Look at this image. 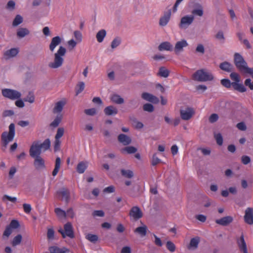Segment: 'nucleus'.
I'll return each mask as SVG.
<instances>
[{
    "label": "nucleus",
    "mask_w": 253,
    "mask_h": 253,
    "mask_svg": "<svg viewBox=\"0 0 253 253\" xmlns=\"http://www.w3.org/2000/svg\"><path fill=\"white\" fill-rule=\"evenodd\" d=\"M106 36V31L104 29L99 31L96 35L97 41L98 42H102Z\"/></svg>",
    "instance_id": "nucleus-32"
},
{
    "label": "nucleus",
    "mask_w": 253,
    "mask_h": 253,
    "mask_svg": "<svg viewBox=\"0 0 253 253\" xmlns=\"http://www.w3.org/2000/svg\"><path fill=\"white\" fill-rule=\"evenodd\" d=\"M180 114L182 120H188L190 119L194 114V111L193 109L188 107L184 109H181Z\"/></svg>",
    "instance_id": "nucleus-10"
},
{
    "label": "nucleus",
    "mask_w": 253,
    "mask_h": 253,
    "mask_svg": "<svg viewBox=\"0 0 253 253\" xmlns=\"http://www.w3.org/2000/svg\"><path fill=\"white\" fill-rule=\"evenodd\" d=\"M13 230L10 228L8 226H7L3 233V238H7L12 233Z\"/></svg>",
    "instance_id": "nucleus-48"
},
{
    "label": "nucleus",
    "mask_w": 253,
    "mask_h": 253,
    "mask_svg": "<svg viewBox=\"0 0 253 253\" xmlns=\"http://www.w3.org/2000/svg\"><path fill=\"white\" fill-rule=\"evenodd\" d=\"M35 159L34 162V165L36 169L38 170L44 169L45 167L44 161V160L41 157H33Z\"/></svg>",
    "instance_id": "nucleus-18"
},
{
    "label": "nucleus",
    "mask_w": 253,
    "mask_h": 253,
    "mask_svg": "<svg viewBox=\"0 0 253 253\" xmlns=\"http://www.w3.org/2000/svg\"><path fill=\"white\" fill-rule=\"evenodd\" d=\"M195 17L192 15H186L180 19L178 26L181 29H187L194 22Z\"/></svg>",
    "instance_id": "nucleus-8"
},
{
    "label": "nucleus",
    "mask_w": 253,
    "mask_h": 253,
    "mask_svg": "<svg viewBox=\"0 0 253 253\" xmlns=\"http://www.w3.org/2000/svg\"><path fill=\"white\" fill-rule=\"evenodd\" d=\"M142 215L140 209L137 206L132 207L129 211L130 216L135 220L140 218L142 217Z\"/></svg>",
    "instance_id": "nucleus-12"
},
{
    "label": "nucleus",
    "mask_w": 253,
    "mask_h": 253,
    "mask_svg": "<svg viewBox=\"0 0 253 253\" xmlns=\"http://www.w3.org/2000/svg\"><path fill=\"white\" fill-rule=\"evenodd\" d=\"M192 15L202 17L204 14V9L202 5L199 3H195L193 9L191 11Z\"/></svg>",
    "instance_id": "nucleus-17"
},
{
    "label": "nucleus",
    "mask_w": 253,
    "mask_h": 253,
    "mask_svg": "<svg viewBox=\"0 0 253 253\" xmlns=\"http://www.w3.org/2000/svg\"><path fill=\"white\" fill-rule=\"evenodd\" d=\"M19 52L18 48H11L6 50L3 53V58L5 60H9L17 56Z\"/></svg>",
    "instance_id": "nucleus-9"
},
{
    "label": "nucleus",
    "mask_w": 253,
    "mask_h": 253,
    "mask_svg": "<svg viewBox=\"0 0 253 253\" xmlns=\"http://www.w3.org/2000/svg\"><path fill=\"white\" fill-rule=\"evenodd\" d=\"M12 230L18 228L20 225L19 222L17 220H12L10 224L8 225Z\"/></svg>",
    "instance_id": "nucleus-46"
},
{
    "label": "nucleus",
    "mask_w": 253,
    "mask_h": 253,
    "mask_svg": "<svg viewBox=\"0 0 253 253\" xmlns=\"http://www.w3.org/2000/svg\"><path fill=\"white\" fill-rule=\"evenodd\" d=\"M193 78L194 80L199 82H207L213 80L214 76L211 72L202 69L197 70L193 74Z\"/></svg>",
    "instance_id": "nucleus-4"
},
{
    "label": "nucleus",
    "mask_w": 253,
    "mask_h": 253,
    "mask_svg": "<svg viewBox=\"0 0 253 253\" xmlns=\"http://www.w3.org/2000/svg\"><path fill=\"white\" fill-rule=\"evenodd\" d=\"M110 99L113 102L117 104H122L124 102V99L120 95L116 94L112 95Z\"/></svg>",
    "instance_id": "nucleus-31"
},
{
    "label": "nucleus",
    "mask_w": 253,
    "mask_h": 253,
    "mask_svg": "<svg viewBox=\"0 0 253 253\" xmlns=\"http://www.w3.org/2000/svg\"><path fill=\"white\" fill-rule=\"evenodd\" d=\"M50 146L49 139H46L42 143L40 141H34L30 147L29 153L31 157H35L40 156L42 151H45Z\"/></svg>",
    "instance_id": "nucleus-1"
},
{
    "label": "nucleus",
    "mask_w": 253,
    "mask_h": 253,
    "mask_svg": "<svg viewBox=\"0 0 253 253\" xmlns=\"http://www.w3.org/2000/svg\"><path fill=\"white\" fill-rule=\"evenodd\" d=\"M237 243L239 249L243 252L247 251V247L244 239V235L242 234L240 238L237 239Z\"/></svg>",
    "instance_id": "nucleus-22"
},
{
    "label": "nucleus",
    "mask_w": 253,
    "mask_h": 253,
    "mask_svg": "<svg viewBox=\"0 0 253 253\" xmlns=\"http://www.w3.org/2000/svg\"><path fill=\"white\" fill-rule=\"evenodd\" d=\"M84 113L89 116H94L96 114V110L94 108L85 109L84 110Z\"/></svg>",
    "instance_id": "nucleus-58"
},
{
    "label": "nucleus",
    "mask_w": 253,
    "mask_h": 253,
    "mask_svg": "<svg viewBox=\"0 0 253 253\" xmlns=\"http://www.w3.org/2000/svg\"><path fill=\"white\" fill-rule=\"evenodd\" d=\"M67 101L65 99H63L55 104V106L53 109V112L54 114H60L66 105Z\"/></svg>",
    "instance_id": "nucleus-16"
},
{
    "label": "nucleus",
    "mask_w": 253,
    "mask_h": 253,
    "mask_svg": "<svg viewBox=\"0 0 253 253\" xmlns=\"http://www.w3.org/2000/svg\"><path fill=\"white\" fill-rule=\"evenodd\" d=\"M24 101L28 102L30 103H32L35 101V96L33 92H29L26 98L24 99Z\"/></svg>",
    "instance_id": "nucleus-47"
},
{
    "label": "nucleus",
    "mask_w": 253,
    "mask_h": 253,
    "mask_svg": "<svg viewBox=\"0 0 253 253\" xmlns=\"http://www.w3.org/2000/svg\"><path fill=\"white\" fill-rule=\"evenodd\" d=\"M55 212L59 217H65L66 216V212L60 208L55 209Z\"/></svg>",
    "instance_id": "nucleus-42"
},
{
    "label": "nucleus",
    "mask_w": 253,
    "mask_h": 253,
    "mask_svg": "<svg viewBox=\"0 0 253 253\" xmlns=\"http://www.w3.org/2000/svg\"><path fill=\"white\" fill-rule=\"evenodd\" d=\"M105 114L107 116L115 115L118 113V110L116 107L113 106L106 107L104 110Z\"/></svg>",
    "instance_id": "nucleus-25"
},
{
    "label": "nucleus",
    "mask_w": 253,
    "mask_h": 253,
    "mask_svg": "<svg viewBox=\"0 0 253 253\" xmlns=\"http://www.w3.org/2000/svg\"><path fill=\"white\" fill-rule=\"evenodd\" d=\"M147 227L145 225L136 228L134 232L139 234L141 237H144L146 235Z\"/></svg>",
    "instance_id": "nucleus-29"
},
{
    "label": "nucleus",
    "mask_w": 253,
    "mask_h": 253,
    "mask_svg": "<svg viewBox=\"0 0 253 253\" xmlns=\"http://www.w3.org/2000/svg\"><path fill=\"white\" fill-rule=\"evenodd\" d=\"M2 200H8L12 203H15L17 201V198L15 197H11L7 195H4L2 197Z\"/></svg>",
    "instance_id": "nucleus-56"
},
{
    "label": "nucleus",
    "mask_w": 253,
    "mask_h": 253,
    "mask_svg": "<svg viewBox=\"0 0 253 253\" xmlns=\"http://www.w3.org/2000/svg\"><path fill=\"white\" fill-rule=\"evenodd\" d=\"M161 162V160L157 157L156 154L153 155L151 164L153 166H156Z\"/></svg>",
    "instance_id": "nucleus-52"
},
{
    "label": "nucleus",
    "mask_w": 253,
    "mask_h": 253,
    "mask_svg": "<svg viewBox=\"0 0 253 253\" xmlns=\"http://www.w3.org/2000/svg\"><path fill=\"white\" fill-rule=\"evenodd\" d=\"M205 47L202 44H198L196 48V52L203 54L205 53Z\"/></svg>",
    "instance_id": "nucleus-57"
},
{
    "label": "nucleus",
    "mask_w": 253,
    "mask_h": 253,
    "mask_svg": "<svg viewBox=\"0 0 253 253\" xmlns=\"http://www.w3.org/2000/svg\"><path fill=\"white\" fill-rule=\"evenodd\" d=\"M221 84L226 88H230L232 86V83H231L229 79H224L221 80Z\"/></svg>",
    "instance_id": "nucleus-44"
},
{
    "label": "nucleus",
    "mask_w": 253,
    "mask_h": 253,
    "mask_svg": "<svg viewBox=\"0 0 253 253\" xmlns=\"http://www.w3.org/2000/svg\"><path fill=\"white\" fill-rule=\"evenodd\" d=\"M143 110L148 112H152L154 111V106L149 103H146L143 105Z\"/></svg>",
    "instance_id": "nucleus-53"
},
{
    "label": "nucleus",
    "mask_w": 253,
    "mask_h": 253,
    "mask_svg": "<svg viewBox=\"0 0 253 253\" xmlns=\"http://www.w3.org/2000/svg\"><path fill=\"white\" fill-rule=\"evenodd\" d=\"M30 33L29 31L26 29L24 28H20L18 30L17 32V35L19 38H24L26 36L29 35Z\"/></svg>",
    "instance_id": "nucleus-34"
},
{
    "label": "nucleus",
    "mask_w": 253,
    "mask_h": 253,
    "mask_svg": "<svg viewBox=\"0 0 253 253\" xmlns=\"http://www.w3.org/2000/svg\"><path fill=\"white\" fill-rule=\"evenodd\" d=\"M58 232L61 233L63 238L68 237L70 238H74L75 237L73 227L71 223L68 222L64 225V229L60 228Z\"/></svg>",
    "instance_id": "nucleus-6"
},
{
    "label": "nucleus",
    "mask_w": 253,
    "mask_h": 253,
    "mask_svg": "<svg viewBox=\"0 0 253 253\" xmlns=\"http://www.w3.org/2000/svg\"><path fill=\"white\" fill-rule=\"evenodd\" d=\"M22 239V235L20 234H18L15 237H14L12 242L11 245L13 247H16L20 244L21 243Z\"/></svg>",
    "instance_id": "nucleus-35"
},
{
    "label": "nucleus",
    "mask_w": 253,
    "mask_h": 253,
    "mask_svg": "<svg viewBox=\"0 0 253 253\" xmlns=\"http://www.w3.org/2000/svg\"><path fill=\"white\" fill-rule=\"evenodd\" d=\"M15 136V125L11 124L9 126V132L4 131L1 134V140L3 146L6 147L8 144L12 141Z\"/></svg>",
    "instance_id": "nucleus-5"
},
{
    "label": "nucleus",
    "mask_w": 253,
    "mask_h": 253,
    "mask_svg": "<svg viewBox=\"0 0 253 253\" xmlns=\"http://www.w3.org/2000/svg\"><path fill=\"white\" fill-rule=\"evenodd\" d=\"M16 171H17V169L15 167H11L9 169V173H8V175H9V178H10V179L13 178V177L14 174H15V173L16 172Z\"/></svg>",
    "instance_id": "nucleus-60"
},
{
    "label": "nucleus",
    "mask_w": 253,
    "mask_h": 253,
    "mask_svg": "<svg viewBox=\"0 0 253 253\" xmlns=\"http://www.w3.org/2000/svg\"><path fill=\"white\" fill-rule=\"evenodd\" d=\"M215 37L217 39L221 42H224L225 38L223 33L222 31H219L216 35Z\"/></svg>",
    "instance_id": "nucleus-62"
},
{
    "label": "nucleus",
    "mask_w": 253,
    "mask_h": 253,
    "mask_svg": "<svg viewBox=\"0 0 253 253\" xmlns=\"http://www.w3.org/2000/svg\"><path fill=\"white\" fill-rule=\"evenodd\" d=\"M67 44L69 49L70 50H72L76 46L77 43L74 40L71 39L68 41Z\"/></svg>",
    "instance_id": "nucleus-55"
},
{
    "label": "nucleus",
    "mask_w": 253,
    "mask_h": 253,
    "mask_svg": "<svg viewBox=\"0 0 253 253\" xmlns=\"http://www.w3.org/2000/svg\"><path fill=\"white\" fill-rule=\"evenodd\" d=\"M60 250L61 249L56 246L50 247L49 248L50 253H60Z\"/></svg>",
    "instance_id": "nucleus-64"
},
{
    "label": "nucleus",
    "mask_w": 253,
    "mask_h": 253,
    "mask_svg": "<svg viewBox=\"0 0 253 253\" xmlns=\"http://www.w3.org/2000/svg\"><path fill=\"white\" fill-rule=\"evenodd\" d=\"M214 138L216 141L217 143L221 146L223 143V138L220 133H217L214 134Z\"/></svg>",
    "instance_id": "nucleus-54"
},
{
    "label": "nucleus",
    "mask_w": 253,
    "mask_h": 253,
    "mask_svg": "<svg viewBox=\"0 0 253 253\" xmlns=\"http://www.w3.org/2000/svg\"><path fill=\"white\" fill-rule=\"evenodd\" d=\"M62 41V39L59 36H55L51 40L49 45V48L50 51L53 52L55 48L59 45Z\"/></svg>",
    "instance_id": "nucleus-14"
},
{
    "label": "nucleus",
    "mask_w": 253,
    "mask_h": 253,
    "mask_svg": "<svg viewBox=\"0 0 253 253\" xmlns=\"http://www.w3.org/2000/svg\"><path fill=\"white\" fill-rule=\"evenodd\" d=\"M233 220V218L231 216H227L223 217L220 219H216L215 222L222 226H227L231 223Z\"/></svg>",
    "instance_id": "nucleus-20"
},
{
    "label": "nucleus",
    "mask_w": 253,
    "mask_h": 253,
    "mask_svg": "<svg viewBox=\"0 0 253 253\" xmlns=\"http://www.w3.org/2000/svg\"><path fill=\"white\" fill-rule=\"evenodd\" d=\"M245 84L246 86H248L251 90H253V81L250 79H247L245 81Z\"/></svg>",
    "instance_id": "nucleus-63"
},
{
    "label": "nucleus",
    "mask_w": 253,
    "mask_h": 253,
    "mask_svg": "<svg viewBox=\"0 0 253 253\" xmlns=\"http://www.w3.org/2000/svg\"><path fill=\"white\" fill-rule=\"evenodd\" d=\"M232 87L234 89L240 92H244L247 90L244 85L240 82H232Z\"/></svg>",
    "instance_id": "nucleus-27"
},
{
    "label": "nucleus",
    "mask_w": 253,
    "mask_h": 253,
    "mask_svg": "<svg viewBox=\"0 0 253 253\" xmlns=\"http://www.w3.org/2000/svg\"><path fill=\"white\" fill-rule=\"evenodd\" d=\"M200 241V239L199 237L192 238L190 241L189 244L188 245V249L189 250H195L197 249Z\"/></svg>",
    "instance_id": "nucleus-21"
},
{
    "label": "nucleus",
    "mask_w": 253,
    "mask_h": 253,
    "mask_svg": "<svg viewBox=\"0 0 253 253\" xmlns=\"http://www.w3.org/2000/svg\"><path fill=\"white\" fill-rule=\"evenodd\" d=\"M61 166V159L57 157L55 160V168L52 171V175L55 176L58 173Z\"/></svg>",
    "instance_id": "nucleus-33"
},
{
    "label": "nucleus",
    "mask_w": 253,
    "mask_h": 253,
    "mask_svg": "<svg viewBox=\"0 0 253 253\" xmlns=\"http://www.w3.org/2000/svg\"><path fill=\"white\" fill-rule=\"evenodd\" d=\"M171 15V10L169 9L164 12V14L160 17L159 25L162 27L166 26L170 20Z\"/></svg>",
    "instance_id": "nucleus-11"
},
{
    "label": "nucleus",
    "mask_w": 253,
    "mask_h": 253,
    "mask_svg": "<svg viewBox=\"0 0 253 253\" xmlns=\"http://www.w3.org/2000/svg\"><path fill=\"white\" fill-rule=\"evenodd\" d=\"M92 215L94 217H96V216L103 217L104 215V212L102 210L94 211L92 212Z\"/></svg>",
    "instance_id": "nucleus-61"
},
{
    "label": "nucleus",
    "mask_w": 253,
    "mask_h": 253,
    "mask_svg": "<svg viewBox=\"0 0 253 253\" xmlns=\"http://www.w3.org/2000/svg\"><path fill=\"white\" fill-rule=\"evenodd\" d=\"M85 86L84 83L83 82H80L78 83L76 87V95H78L81 93L84 89Z\"/></svg>",
    "instance_id": "nucleus-39"
},
{
    "label": "nucleus",
    "mask_w": 253,
    "mask_h": 253,
    "mask_svg": "<svg viewBox=\"0 0 253 253\" xmlns=\"http://www.w3.org/2000/svg\"><path fill=\"white\" fill-rule=\"evenodd\" d=\"M244 220L248 224H253V209L252 208H248L246 210Z\"/></svg>",
    "instance_id": "nucleus-15"
},
{
    "label": "nucleus",
    "mask_w": 253,
    "mask_h": 253,
    "mask_svg": "<svg viewBox=\"0 0 253 253\" xmlns=\"http://www.w3.org/2000/svg\"><path fill=\"white\" fill-rule=\"evenodd\" d=\"M62 116L61 114H58L53 121L51 123L50 126L53 127L57 126L61 121Z\"/></svg>",
    "instance_id": "nucleus-37"
},
{
    "label": "nucleus",
    "mask_w": 253,
    "mask_h": 253,
    "mask_svg": "<svg viewBox=\"0 0 253 253\" xmlns=\"http://www.w3.org/2000/svg\"><path fill=\"white\" fill-rule=\"evenodd\" d=\"M188 45V43L185 40L182 39L175 43L174 51L176 53H180L183 51V48L187 47Z\"/></svg>",
    "instance_id": "nucleus-13"
},
{
    "label": "nucleus",
    "mask_w": 253,
    "mask_h": 253,
    "mask_svg": "<svg viewBox=\"0 0 253 253\" xmlns=\"http://www.w3.org/2000/svg\"><path fill=\"white\" fill-rule=\"evenodd\" d=\"M88 166L87 162H80L77 167V171L79 173H83L84 172Z\"/></svg>",
    "instance_id": "nucleus-28"
},
{
    "label": "nucleus",
    "mask_w": 253,
    "mask_h": 253,
    "mask_svg": "<svg viewBox=\"0 0 253 253\" xmlns=\"http://www.w3.org/2000/svg\"><path fill=\"white\" fill-rule=\"evenodd\" d=\"M64 133V129L63 127H59L57 129L56 134L55 136V139H60L62 137Z\"/></svg>",
    "instance_id": "nucleus-45"
},
{
    "label": "nucleus",
    "mask_w": 253,
    "mask_h": 253,
    "mask_svg": "<svg viewBox=\"0 0 253 253\" xmlns=\"http://www.w3.org/2000/svg\"><path fill=\"white\" fill-rule=\"evenodd\" d=\"M120 43L121 40L118 38H115L113 40V41L111 42V47L113 49H114L118 47Z\"/></svg>",
    "instance_id": "nucleus-50"
},
{
    "label": "nucleus",
    "mask_w": 253,
    "mask_h": 253,
    "mask_svg": "<svg viewBox=\"0 0 253 253\" xmlns=\"http://www.w3.org/2000/svg\"><path fill=\"white\" fill-rule=\"evenodd\" d=\"M23 21V18L20 15H17L14 18L12 25L13 26H17L20 24Z\"/></svg>",
    "instance_id": "nucleus-41"
},
{
    "label": "nucleus",
    "mask_w": 253,
    "mask_h": 253,
    "mask_svg": "<svg viewBox=\"0 0 253 253\" xmlns=\"http://www.w3.org/2000/svg\"><path fill=\"white\" fill-rule=\"evenodd\" d=\"M234 63L238 70L244 74H249L253 79V68H249L242 56L238 53L234 54Z\"/></svg>",
    "instance_id": "nucleus-2"
},
{
    "label": "nucleus",
    "mask_w": 253,
    "mask_h": 253,
    "mask_svg": "<svg viewBox=\"0 0 253 253\" xmlns=\"http://www.w3.org/2000/svg\"><path fill=\"white\" fill-rule=\"evenodd\" d=\"M47 237L48 239L52 240L54 237V231L52 228H49L47 230Z\"/></svg>",
    "instance_id": "nucleus-59"
},
{
    "label": "nucleus",
    "mask_w": 253,
    "mask_h": 253,
    "mask_svg": "<svg viewBox=\"0 0 253 253\" xmlns=\"http://www.w3.org/2000/svg\"><path fill=\"white\" fill-rule=\"evenodd\" d=\"M141 97L143 99L153 103L156 104L159 102L158 97L149 93L144 92L142 94Z\"/></svg>",
    "instance_id": "nucleus-19"
},
{
    "label": "nucleus",
    "mask_w": 253,
    "mask_h": 253,
    "mask_svg": "<svg viewBox=\"0 0 253 253\" xmlns=\"http://www.w3.org/2000/svg\"><path fill=\"white\" fill-rule=\"evenodd\" d=\"M230 77L232 80L234 81V82H240V79L239 75L235 72H232L230 75Z\"/></svg>",
    "instance_id": "nucleus-49"
},
{
    "label": "nucleus",
    "mask_w": 253,
    "mask_h": 253,
    "mask_svg": "<svg viewBox=\"0 0 253 253\" xmlns=\"http://www.w3.org/2000/svg\"><path fill=\"white\" fill-rule=\"evenodd\" d=\"M167 249L171 252H174L175 250L174 244L171 241H168L166 244Z\"/></svg>",
    "instance_id": "nucleus-51"
},
{
    "label": "nucleus",
    "mask_w": 253,
    "mask_h": 253,
    "mask_svg": "<svg viewBox=\"0 0 253 253\" xmlns=\"http://www.w3.org/2000/svg\"><path fill=\"white\" fill-rule=\"evenodd\" d=\"M219 68L223 71L230 72L232 71L233 66L228 62H223L219 65Z\"/></svg>",
    "instance_id": "nucleus-26"
},
{
    "label": "nucleus",
    "mask_w": 253,
    "mask_h": 253,
    "mask_svg": "<svg viewBox=\"0 0 253 253\" xmlns=\"http://www.w3.org/2000/svg\"><path fill=\"white\" fill-rule=\"evenodd\" d=\"M1 93L4 97L12 100L20 99L21 97V93L19 91L10 88L2 89Z\"/></svg>",
    "instance_id": "nucleus-7"
},
{
    "label": "nucleus",
    "mask_w": 253,
    "mask_h": 253,
    "mask_svg": "<svg viewBox=\"0 0 253 253\" xmlns=\"http://www.w3.org/2000/svg\"><path fill=\"white\" fill-rule=\"evenodd\" d=\"M66 52V48L60 46L56 53L54 54V59L53 61L48 63V67L51 69H57L61 67L64 62L63 57Z\"/></svg>",
    "instance_id": "nucleus-3"
},
{
    "label": "nucleus",
    "mask_w": 253,
    "mask_h": 253,
    "mask_svg": "<svg viewBox=\"0 0 253 253\" xmlns=\"http://www.w3.org/2000/svg\"><path fill=\"white\" fill-rule=\"evenodd\" d=\"M172 45L168 42H163L160 44L158 46V49L160 51H171L172 49Z\"/></svg>",
    "instance_id": "nucleus-24"
},
{
    "label": "nucleus",
    "mask_w": 253,
    "mask_h": 253,
    "mask_svg": "<svg viewBox=\"0 0 253 253\" xmlns=\"http://www.w3.org/2000/svg\"><path fill=\"white\" fill-rule=\"evenodd\" d=\"M59 194L62 196V200L68 203L70 198V193L68 190L62 189L59 192Z\"/></svg>",
    "instance_id": "nucleus-30"
},
{
    "label": "nucleus",
    "mask_w": 253,
    "mask_h": 253,
    "mask_svg": "<svg viewBox=\"0 0 253 253\" xmlns=\"http://www.w3.org/2000/svg\"><path fill=\"white\" fill-rule=\"evenodd\" d=\"M159 75L161 77L167 78L169 75V71L164 67H161L159 69L158 73Z\"/></svg>",
    "instance_id": "nucleus-38"
},
{
    "label": "nucleus",
    "mask_w": 253,
    "mask_h": 253,
    "mask_svg": "<svg viewBox=\"0 0 253 253\" xmlns=\"http://www.w3.org/2000/svg\"><path fill=\"white\" fill-rule=\"evenodd\" d=\"M118 139L119 141L124 145H127L131 142L130 137L124 134H120L118 137Z\"/></svg>",
    "instance_id": "nucleus-23"
},
{
    "label": "nucleus",
    "mask_w": 253,
    "mask_h": 253,
    "mask_svg": "<svg viewBox=\"0 0 253 253\" xmlns=\"http://www.w3.org/2000/svg\"><path fill=\"white\" fill-rule=\"evenodd\" d=\"M122 175L128 178H130L133 176V172L130 169H122L121 170Z\"/></svg>",
    "instance_id": "nucleus-36"
},
{
    "label": "nucleus",
    "mask_w": 253,
    "mask_h": 253,
    "mask_svg": "<svg viewBox=\"0 0 253 253\" xmlns=\"http://www.w3.org/2000/svg\"><path fill=\"white\" fill-rule=\"evenodd\" d=\"M137 151V149L133 146H128L125 147L124 149L122 150V152L124 153L126 152L127 154H133L135 153Z\"/></svg>",
    "instance_id": "nucleus-40"
},
{
    "label": "nucleus",
    "mask_w": 253,
    "mask_h": 253,
    "mask_svg": "<svg viewBox=\"0 0 253 253\" xmlns=\"http://www.w3.org/2000/svg\"><path fill=\"white\" fill-rule=\"evenodd\" d=\"M85 238L90 242L92 243H95L98 240V237L97 235L91 234H87Z\"/></svg>",
    "instance_id": "nucleus-43"
}]
</instances>
